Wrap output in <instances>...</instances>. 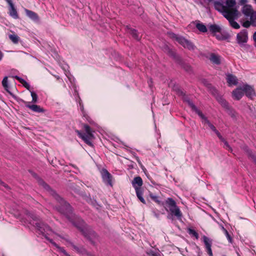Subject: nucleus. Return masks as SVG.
I'll use <instances>...</instances> for the list:
<instances>
[{
  "mask_svg": "<svg viewBox=\"0 0 256 256\" xmlns=\"http://www.w3.org/2000/svg\"><path fill=\"white\" fill-rule=\"evenodd\" d=\"M150 196L156 202L158 203V204H160V200L159 197L158 196L150 193Z\"/></svg>",
  "mask_w": 256,
  "mask_h": 256,
  "instance_id": "28",
  "label": "nucleus"
},
{
  "mask_svg": "<svg viewBox=\"0 0 256 256\" xmlns=\"http://www.w3.org/2000/svg\"><path fill=\"white\" fill-rule=\"evenodd\" d=\"M38 184L42 186L44 188L50 191V194L54 197V198L58 200L62 204V208H60V210L62 212H71V206L70 204L66 202L64 200H63L60 196H59L55 192L50 190V186L45 183L42 180H38Z\"/></svg>",
  "mask_w": 256,
  "mask_h": 256,
  "instance_id": "3",
  "label": "nucleus"
},
{
  "mask_svg": "<svg viewBox=\"0 0 256 256\" xmlns=\"http://www.w3.org/2000/svg\"><path fill=\"white\" fill-rule=\"evenodd\" d=\"M84 133H82L78 130H76V132L86 144L92 146L93 145L92 140L94 138L92 131L90 128L87 124H84Z\"/></svg>",
  "mask_w": 256,
  "mask_h": 256,
  "instance_id": "5",
  "label": "nucleus"
},
{
  "mask_svg": "<svg viewBox=\"0 0 256 256\" xmlns=\"http://www.w3.org/2000/svg\"><path fill=\"white\" fill-rule=\"evenodd\" d=\"M128 32L132 36L137 40H139L140 39V37L139 36V34L138 33L137 31L134 29H129Z\"/></svg>",
  "mask_w": 256,
  "mask_h": 256,
  "instance_id": "23",
  "label": "nucleus"
},
{
  "mask_svg": "<svg viewBox=\"0 0 256 256\" xmlns=\"http://www.w3.org/2000/svg\"><path fill=\"white\" fill-rule=\"evenodd\" d=\"M3 56L2 53L0 51V60L2 59Z\"/></svg>",
  "mask_w": 256,
  "mask_h": 256,
  "instance_id": "45",
  "label": "nucleus"
},
{
  "mask_svg": "<svg viewBox=\"0 0 256 256\" xmlns=\"http://www.w3.org/2000/svg\"><path fill=\"white\" fill-rule=\"evenodd\" d=\"M102 180L104 182L107 184L112 186V175L108 172L106 170L103 169L101 172Z\"/></svg>",
  "mask_w": 256,
  "mask_h": 256,
  "instance_id": "11",
  "label": "nucleus"
},
{
  "mask_svg": "<svg viewBox=\"0 0 256 256\" xmlns=\"http://www.w3.org/2000/svg\"><path fill=\"white\" fill-rule=\"evenodd\" d=\"M211 62L215 64H220V56L215 54H210V58Z\"/></svg>",
  "mask_w": 256,
  "mask_h": 256,
  "instance_id": "16",
  "label": "nucleus"
},
{
  "mask_svg": "<svg viewBox=\"0 0 256 256\" xmlns=\"http://www.w3.org/2000/svg\"><path fill=\"white\" fill-rule=\"evenodd\" d=\"M33 224H35L36 228L38 229L40 232H41L44 236L46 238L49 240L50 242L58 249L59 252H62L66 256H70L64 250L63 248L58 246L52 239L48 237V236H52L53 234H54V232L48 226L41 222H36L35 224L34 223Z\"/></svg>",
  "mask_w": 256,
  "mask_h": 256,
  "instance_id": "2",
  "label": "nucleus"
},
{
  "mask_svg": "<svg viewBox=\"0 0 256 256\" xmlns=\"http://www.w3.org/2000/svg\"><path fill=\"white\" fill-rule=\"evenodd\" d=\"M10 15L15 19L18 18V14L16 9L14 8V6H10Z\"/></svg>",
  "mask_w": 256,
  "mask_h": 256,
  "instance_id": "22",
  "label": "nucleus"
},
{
  "mask_svg": "<svg viewBox=\"0 0 256 256\" xmlns=\"http://www.w3.org/2000/svg\"><path fill=\"white\" fill-rule=\"evenodd\" d=\"M6 0L8 4L10 5V6H14V4H13L12 2V0Z\"/></svg>",
  "mask_w": 256,
  "mask_h": 256,
  "instance_id": "42",
  "label": "nucleus"
},
{
  "mask_svg": "<svg viewBox=\"0 0 256 256\" xmlns=\"http://www.w3.org/2000/svg\"><path fill=\"white\" fill-rule=\"evenodd\" d=\"M150 256H160V254H156L152 252L149 253Z\"/></svg>",
  "mask_w": 256,
  "mask_h": 256,
  "instance_id": "40",
  "label": "nucleus"
},
{
  "mask_svg": "<svg viewBox=\"0 0 256 256\" xmlns=\"http://www.w3.org/2000/svg\"><path fill=\"white\" fill-rule=\"evenodd\" d=\"M253 40L254 42V46H256V32H255L254 34V35H253Z\"/></svg>",
  "mask_w": 256,
  "mask_h": 256,
  "instance_id": "41",
  "label": "nucleus"
},
{
  "mask_svg": "<svg viewBox=\"0 0 256 256\" xmlns=\"http://www.w3.org/2000/svg\"><path fill=\"white\" fill-rule=\"evenodd\" d=\"M72 246H73L74 248L76 251L78 252H80V253H82L84 252V250L81 248H78V246L74 245V244H72Z\"/></svg>",
  "mask_w": 256,
  "mask_h": 256,
  "instance_id": "33",
  "label": "nucleus"
},
{
  "mask_svg": "<svg viewBox=\"0 0 256 256\" xmlns=\"http://www.w3.org/2000/svg\"><path fill=\"white\" fill-rule=\"evenodd\" d=\"M242 12L245 16L250 18L256 12H254L251 6L246 4L242 8Z\"/></svg>",
  "mask_w": 256,
  "mask_h": 256,
  "instance_id": "14",
  "label": "nucleus"
},
{
  "mask_svg": "<svg viewBox=\"0 0 256 256\" xmlns=\"http://www.w3.org/2000/svg\"><path fill=\"white\" fill-rule=\"evenodd\" d=\"M238 256H240L239 254H238Z\"/></svg>",
  "mask_w": 256,
  "mask_h": 256,
  "instance_id": "49",
  "label": "nucleus"
},
{
  "mask_svg": "<svg viewBox=\"0 0 256 256\" xmlns=\"http://www.w3.org/2000/svg\"><path fill=\"white\" fill-rule=\"evenodd\" d=\"M248 32L246 30H242L236 35L237 42L240 45H242L246 43L248 41Z\"/></svg>",
  "mask_w": 256,
  "mask_h": 256,
  "instance_id": "9",
  "label": "nucleus"
},
{
  "mask_svg": "<svg viewBox=\"0 0 256 256\" xmlns=\"http://www.w3.org/2000/svg\"><path fill=\"white\" fill-rule=\"evenodd\" d=\"M244 95L242 86H240L232 92V96L234 100H240Z\"/></svg>",
  "mask_w": 256,
  "mask_h": 256,
  "instance_id": "12",
  "label": "nucleus"
},
{
  "mask_svg": "<svg viewBox=\"0 0 256 256\" xmlns=\"http://www.w3.org/2000/svg\"><path fill=\"white\" fill-rule=\"evenodd\" d=\"M226 80L229 86L236 85L238 84L236 78L232 74L226 75Z\"/></svg>",
  "mask_w": 256,
  "mask_h": 256,
  "instance_id": "15",
  "label": "nucleus"
},
{
  "mask_svg": "<svg viewBox=\"0 0 256 256\" xmlns=\"http://www.w3.org/2000/svg\"><path fill=\"white\" fill-rule=\"evenodd\" d=\"M222 229L223 230V232H224V233L225 235L226 236L229 242L232 243V238L230 236V234H228V230L223 226H222Z\"/></svg>",
  "mask_w": 256,
  "mask_h": 256,
  "instance_id": "27",
  "label": "nucleus"
},
{
  "mask_svg": "<svg viewBox=\"0 0 256 256\" xmlns=\"http://www.w3.org/2000/svg\"><path fill=\"white\" fill-rule=\"evenodd\" d=\"M208 28L210 31L214 34L217 32H220L221 30L220 26L216 24H212L209 26Z\"/></svg>",
  "mask_w": 256,
  "mask_h": 256,
  "instance_id": "21",
  "label": "nucleus"
},
{
  "mask_svg": "<svg viewBox=\"0 0 256 256\" xmlns=\"http://www.w3.org/2000/svg\"><path fill=\"white\" fill-rule=\"evenodd\" d=\"M26 106L28 108L36 112H43L44 110L40 106L36 104L30 105V104H26Z\"/></svg>",
  "mask_w": 256,
  "mask_h": 256,
  "instance_id": "17",
  "label": "nucleus"
},
{
  "mask_svg": "<svg viewBox=\"0 0 256 256\" xmlns=\"http://www.w3.org/2000/svg\"><path fill=\"white\" fill-rule=\"evenodd\" d=\"M242 86L244 92L249 98L252 99L256 96L254 88L248 84H244Z\"/></svg>",
  "mask_w": 256,
  "mask_h": 256,
  "instance_id": "10",
  "label": "nucleus"
},
{
  "mask_svg": "<svg viewBox=\"0 0 256 256\" xmlns=\"http://www.w3.org/2000/svg\"><path fill=\"white\" fill-rule=\"evenodd\" d=\"M184 100H186L188 102L189 106L192 108V109L193 110H194L201 118L202 119V122L204 124H207L210 128L214 132L217 130L215 126L210 122L208 120V118L202 114V113L197 108L192 102L190 100H188L186 98H184Z\"/></svg>",
  "mask_w": 256,
  "mask_h": 256,
  "instance_id": "7",
  "label": "nucleus"
},
{
  "mask_svg": "<svg viewBox=\"0 0 256 256\" xmlns=\"http://www.w3.org/2000/svg\"><path fill=\"white\" fill-rule=\"evenodd\" d=\"M25 12H26V15L32 20L35 21L38 20V16L36 12L27 9L25 10Z\"/></svg>",
  "mask_w": 256,
  "mask_h": 256,
  "instance_id": "18",
  "label": "nucleus"
},
{
  "mask_svg": "<svg viewBox=\"0 0 256 256\" xmlns=\"http://www.w3.org/2000/svg\"><path fill=\"white\" fill-rule=\"evenodd\" d=\"M80 221L81 226H78L80 229L82 230V231L83 230L82 229V226H84V221L82 220H80Z\"/></svg>",
  "mask_w": 256,
  "mask_h": 256,
  "instance_id": "39",
  "label": "nucleus"
},
{
  "mask_svg": "<svg viewBox=\"0 0 256 256\" xmlns=\"http://www.w3.org/2000/svg\"><path fill=\"white\" fill-rule=\"evenodd\" d=\"M196 27L201 32H204L207 31V28H206V26L202 24H200V23L196 24Z\"/></svg>",
  "mask_w": 256,
  "mask_h": 256,
  "instance_id": "24",
  "label": "nucleus"
},
{
  "mask_svg": "<svg viewBox=\"0 0 256 256\" xmlns=\"http://www.w3.org/2000/svg\"><path fill=\"white\" fill-rule=\"evenodd\" d=\"M188 233L194 236L197 240L198 238V234L194 230L191 228L188 229Z\"/></svg>",
  "mask_w": 256,
  "mask_h": 256,
  "instance_id": "31",
  "label": "nucleus"
},
{
  "mask_svg": "<svg viewBox=\"0 0 256 256\" xmlns=\"http://www.w3.org/2000/svg\"><path fill=\"white\" fill-rule=\"evenodd\" d=\"M251 20L252 25L256 26V12H255L250 18Z\"/></svg>",
  "mask_w": 256,
  "mask_h": 256,
  "instance_id": "29",
  "label": "nucleus"
},
{
  "mask_svg": "<svg viewBox=\"0 0 256 256\" xmlns=\"http://www.w3.org/2000/svg\"><path fill=\"white\" fill-rule=\"evenodd\" d=\"M153 213H154V216L156 218H159V217H160V214H158V213H156L154 211H153Z\"/></svg>",
  "mask_w": 256,
  "mask_h": 256,
  "instance_id": "44",
  "label": "nucleus"
},
{
  "mask_svg": "<svg viewBox=\"0 0 256 256\" xmlns=\"http://www.w3.org/2000/svg\"><path fill=\"white\" fill-rule=\"evenodd\" d=\"M2 85L4 88V89L7 91L8 92V77L5 76L2 81Z\"/></svg>",
  "mask_w": 256,
  "mask_h": 256,
  "instance_id": "26",
  "label": "nucleus"
},
{
  "mask_svg": "<svg viewBox=\"0 0 256 256\" xmlns=\"http://www.w3.org/2000/svg\"><path fill=\"white\" fill-rule=\"evenodd\" d=\"M209 2H211L212 1V0H208Z\"/></svg>",
  "mask_w": 256,
  "mask_h": 256,
  "instance_id": "47",
  "label": "nucleus"
},
{
  "mask_svg": "<svg viewBox=\"0 0 256 256\" xmlns=\"http://www.w3.org/2000/svg\"><path fill=\"white\" fill-rule=\"evenodd\" d=\"M165 204L172 216H175L179 220L182 219V214L176 206V202L172 198H168L165 201Z\"/></svg>",
  "mask_w": 256,
  "mask_h": 256,
  "instance_id": "4",
  "label": "nucleus"
},
{
  "mask_svg": "<svg viewBox=\"0 0 256 256\" xmlns=\"http://www.w3.org/2000/svg\"><path fill=\"white\" fill-rule=\"evenodd\" d=\"M252 158L254 159V160H256V158L254 155H252Z\"/></svg>",
  "mask_w": 256,
  "mask_h": 256,
  "instance_id": "46",
  "label": "nucleus"
},
{
  "mask_svg": "<svg viewBox=\"0 0 256 256\" xmlns=\"http://www.w3.org/2000/svg\"><path fill=\"white\" fill-rule=\"evenodd\" d=\"M9 38L14 44H18L20 40V38L15 34L9 35Z\"/></svg>",
  "mask_w": 256,
  "mask_h": 256,
  "instance_id": "25",
  "label": "nucleus"
},
{
  "mask_svg": "<svg viewBox=\"0 0 256 256\" xmlns=\"http://www.w3.org/2000/svg\"><path fill=\"white\" fill-rule=\"evenodd\" d=\"M216 98L218 102L224 108L228 106V104L226 101L222 96L218 94L216 95Z\"/></svg>",
  "mask_w": 256,
  "mask_h": 256,
  "instance_id": "20",
  "label": "nucleus"
},
{
  "mask_svg": "<svg viewBox=\"0 0 256 256\" xmlns=\"http://www.w3.org/2000/svg\"><path fill=\"white\" fill-rule=\"evenodd\" d=\"M254 1H255V2H256V0H254Z\"/></svg>",
  "mask_w": 256,
  "mask_h": 256,
  "instance_id": "48",
  "label": "nucleus"
},
{
  "mask_svg": "<svg viewBox=\"0 0 256 256\" xmlns=\"http://www.w3.org/2000/svg\"><path fill=\"white\" fill-rule=\"evenodd\" d=\"M22 85L26 88L28 90H29L30 88V84L26 82L25 81L24 82V83L22 84Z\"/></svg>",
  "mask_w": 256,
  "mask_h": 256,
  "instance_id": "37",
  "label": "nucleus"
},
{
  "mask_svg": "<svg viewBox=\"0 0 256 256\" xmlns=\"http://www.w3.org/2000/svg\"><path fill=\"white\" fill-rule=\"evenodd\" d=\"M0 185L6 188V189L9 188L8 186L6 184H5L4 182H3L1 180H0Z\"/></svg>",
  "mask_w": 256,
  "mask_h": 256,
  "instance_id": "35",
  "label": "nucleus"
},
{
  "mask_svg": "<svg viewBox=\"0 0 256 256\" xmlns=\"http://www.w3.org/2000/svg\"><path fill=\"white\" fill-rule=\"evenodd\" d=\"M80 110L82 112V114H83L84 116L86 117V118L90 122H91L88 120V116H87V115L84 112V108L83 105H82L80 102Z\"/></svg>",
  "mask_w": 256,
  "mask_h": 256,
  "instance_id": "32",
  "label": "nucleus"
},
{
  "mask_svg": "<svg viewBox=\"0 0 256 256\" xmlns=\"http://www.w3.org/2000/svg\"><path fill=\"white\" fill-rule=\"evenodd\" d=\"M132 186L136 190V196L144 204H146V201L142 197V190L141 186L142 185V180L140 176H136L134 178L132 182Z\"/></svg>",
  "mask_w": 256,
  "mask_h": 256,
  "instance_id": "6",
  "label": "nucleus"
},
{
  "mask_svg": "<svg viewBox=\"0 0 256 256\" xmlns=\"http://www.w3.org/2000/svg\"><path fill=\"white\" fill-rule=\"evenodd\" d=\"M240 4H244L247 2V0H240Z\"/></svg>",
  "mask_w": 256,
  "mask_h": 256,
  "instance_id": "43",
  "label": "nucleus"
},
{
  "mask_svg": "<svg viewBox=\"0 0 256 256\" xmlns=\"http://www.w3.org/2000/svg\"><path fill=\"white\" fill-rule=\"evenodd\" d=\"M202 238L208 254L210 256H212V252L211 248L212 240L205 236H203Z\"/></svg>",
  "mask_w": 256,
  "mask_h": 256,
  "instance_id": "13",
  "label": "nucleus"
},
{
  "mask_svg": "<svg viewBox=\"0 0 256 256\" xmlns=\"http://www.w3.org/2000/svg\"><path fill=\"white\" fill-rule=\"evenodd\" d=\"M218 136L219 138L222 142H224V148H225L226 150H228V151L232 152V148H231V147L230 146V145L228 144V142L226 141L224 138L222 137V136L220 135V133L218 131L216 130V132H214Z\"/></svg>",
  "mask_w": 256,
  "mask_h": 256,
  "instance_id": "19",
  "label": "nucleus"
},
{
  "mask_svg": "<svg viewBox=\"0 0 256 256\" xmlns=\"http://www.w3.org/2000/svg\"><path fill=\"white\" fill-rule=\"evenodd\" d=\"M171 36L174 38L180 44L183 46L184 48L189 50H193L195 46L192 42L182 36H178L174 34H171Z\"/></svg>",
  "mask_w": 256,
  "mask_h": 256,
  "instance_id": "8",
  "label": "nucleus"
},
{
  "mask_svg": "<svg viewBox=\"0 0 256 256\" xmlns=\"http://www.w3.org/2000/svg\"><path fill=\"white\" fill-rule=\"evenodd\" d=\"M31 96L32 97V102L36 103L38 100V96L34 92H30Z\"/></svg>",
  "mask_w": 256,
  "mask_h": 256,
  "instance_id": "30",
  "label": "nucleus"
},
{
  "mask_svg": "<svg viewBox=\"0 0 256 256\" xmlns=\"http://www.w3.org/2000/svg\"><path fill=\"white\" fill-rule=\"evenodd\" d=\"M14 78L18 80L22 84L24 83V82L26 81L22 78H20L18 76H15Z\"/></svg>",
  "mask_w": 256,
  "mask_h": 256,
  "instance_id": "36",
  "label": "nucleus"
},
{
  "mask_svg": "<svg viewBox=\"0 0 256 256\" xmlns=\"http://www.w3.org/2000/svg\"><path fill=\"white\" fill-rule=\"evenodd\" d=\"M252 24L251 20H246L242 23V26L244 28H248Z\"/></svg>",
  "mask_w": 256,
  "mask_h": 256,
  "instance_id": "34",
  "label": "nucleus"
},
{
  "mask_svg": "<svg viewBox=\"0 0 256 256\" xmlns=\"http://www.w3.org/2000/svg\"><path fill=\"white\" fill-rule=\"evenodd\" d=\"M236 4V0H226L225 5L218 2L214 3L215 8L228 20L230 26L235 29H238L240 26L234 20L239 18L240 13L235 7Z\"/></svg>",
  "mask_w": 256,
  "mask_h": 256,
  "instance_id": "1",
  "label": "nucleus"
},
{
  "mask_svg": "<svg viewBox=\"0 0 256 256\" xmlns=\"http://www.w3.org/2000/svg\"><path fill=\"white\" fill-rule=\"evenodd\" d=\"M177 93L179 95V96H184L185 94L184 93V92H182V90H178V92H177Z\"/></svg>",
  "mask_w": 256,
  "mask_h": 256,
  "instance_id": "38",
  "label": "nucleus"
}]
</instances>
